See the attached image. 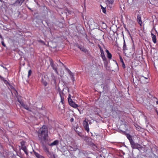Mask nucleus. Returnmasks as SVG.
Returning a JSON list of instances; mask_svg holds the SVG:
<instances>
[{
    "instance_id": "1",
    "label": "nucleus",
    "mask_w": 158,
    "mask_h": 158,
    "mask_svg": "<svg viewBox=\"0 0 158 158\" xmlns=\"http://www.w3.org/2000/svg\"><path fill=\"white\" fill-rule=\"evenodd\" d=\"M39 140L42 143H46L48 140V130L46 126L43 125L38 131Z\"/></svg>"
},
{
    "instance_id": "2",
    "label": "nucleus",
    "mask_w": 158,
    "mask_h": 158,
    "mask_svg": "<svg viewBox=\"0 0 158 158\" xmlns=\"http://www.w3.org/2000/svg\"><path fill=\"white\" fill-rule=\"evenodd\" d=\"M60 67H62L63 70H66L69 74L71 79L73 80V81H75L73 74L70 71V70L69 69L67 68L66 66H65L64 64L62 63L60 61Z\"/></svg>"
},
{
    "instance_id": "3",
    "label": "nucleus",
    "mask_w": 158,
    "mask_h": 158,
    "mask_svg": "<svg viewBox=\"0 0 158 158\" xmlns=\"http://www.w3.org/2000/svg\"><path fill=\"white\" fill-rule=\"evenodd\" d=\"M118 132L123 135H126L130 142L133 140L132 138V136L130 134L127 133L125 131H123L122 130H119Z\"/></svg>"
},
{
    "instance_id": "4",
    "label": "nucleus",
    "mask_w": 158,
    "mask_h": 158,
    "mask_svg": "<svg viewBox=\"0 0 158 158\" xmlns=\"http://www.w3.org/2000/svg\"><path fill=\"white\" fill-rule=\"evenodd\" d=\"M68 102L69 105L74 108H76L78 107V105L76 104L75 102L73 101V100L70 97H69L68 98Z\"/></svg>"
},
{
    "instance_id": "5",
    "label": "nucleus",
    "mask_w": 158,
    "mask_h": 158,
    "mask_svg": "<svg viewBox=\"0 0 158 158\" xmlns=\"http://www.w3.org/2000/svg\"><path fill=\"white\" fill-rule=\"evenodd\" d=\"M130 143L132 148L138 149L140 148V145L137 143H135L133 140L130 141Z\"/></svg>"
},
{
    "instance_id": "6",
    "label": "nucleus",
    "mask_w": 158,
    "mask_h": 158,
    "mask_svg": "<svg viewBox=\"0 0 158 158\" xmlns=\"http://www.w3.org/2000/svg\"><path fill=\"white\" fill-rule=\"evenodd\" d=\"M67 149L71 151H75L77 150V148L76 144L74 143L73 145L72 144L71 145L68 146Z\"/></svg>"
},
{
    "instance_id": "7",
    "label": "nucleus",
    "mask_w": 158,
    "mask_h": 158,
    "mask_svg": "<svg viewBox=\"0 0 158 158\" xmlns=\"http://www.w3.org/2000/svg\"><path fill=\"white\" fill-rule=\"evenodd\" d=\"M83 125L84 127L85 130L89 132V131L88 123L85 120H84L83 122Z\"/></svg>"
},
{
    "instance_id": "8",
    "label": "nucleus",
    "mask_w": 158,
    "mask_h": 158,
    "mask_svg": "<svg viewBox=\"0 0 158 158\" xmlns=\"http://www.w3.org/2000/svg\"><path fill=\"white\" fill-rule=\"evenodd\" d=\"M25 0H17L12 5L14 6H21Z\"/></svg>"
},
{
    "instance_id": "9",
    "label": "nucleus",
    "mask_w": 158,
    "mask_h": 158,
    "mask_svg": "<svg viewBox=\"0 0 158 158\" xmlns=\"http://www.w3.org/2000/svg\"><path fill=\"white\" fill-rule=\"evenodd\" d=\"M114 0H107L106 1V3L107 6L110 8H111L113 6V3Z\"/></svg>"
},
{
    "instance_id": "10",
    "label": "nucleus",
    "mask_w": 158,
    "mask_h": 158,
    "mask_svg": "<svg viewBox=\"0 0 158 158\" xmlns=\"http://www.w3.org/2000/svg\"><path fill=\"white\" fill-rule=\"evenodd\" d=\"M137 21L140 25L141 26L142 24V22L141 20V17L140 15L137 14Z\"/></svg>"
},
{
    "instance_id": "11",
    "label": "nucleus",
    "mask_w": 158,
    "mask_h": 158,
    "mask_svg": "<svg viewBox=\"0 0 158 158\" xmlns=\"http://www.w3.org/2000/svg\"><path fill=\"white\" fill-rule=\"evenodd\" d=\"M80 130H81L78 127H77L75 129V131L77 134L78 135L81 137L82 138L84 137V135L82 134L81 131H80Z\"/></svg>"
},
{
    "instance_id": "12",
    "label": "nucleus",
    "mask_w": 158,
    "mask_h": 158,
    "mask_svg": "<svg viewBox=\"0 0 158 158\" xmlns=\"http://www.w3.org/2000/svg\"><path fill=\"white\" fill-rule=\"evenodd\" d=\"M151 35L153 42L154 44H156V35L152 32L151 33Z\"/></svg>"
},
{
    "instance_id": "13",
    "label": "nucleus",
    "mask_w": 158,
    "mask_h": 158,
    "mask_svg": "<svg viewBox=\"0 0 158 158\" xmlns=\"http://www.w3.org/2000/svg\"><path fill=\"white\" fill-rule=\"evenodd\" d=\"M59 143V140H56L54 141L52 143L49 144L48 145L50 146H53L55 145H58Z\"/></svg>"
},
{
    "instance_id": "14",
    "label": "nucleus",
    "mask_w": 158,
    "mask_h": 158,
    "mask_svg": "<svg viewBox=\"0 0 158 158\" xmlns=\"http://www.w3.org/2000/svg\"><path fill=\"white\" fill-rule=\"evenodd\" d=\"M51 65L52 67V69H53L54 70L55 73L58 74V71H57V68L56 65L55 64H54L52 63H51Z\"/></svg>"
},
{
    "instance_id": "15",
    "label": "nucleus",
    "mask_w": 158,
    "mask_h": 158,
    "mask_svg": "<svg viewBox=\"0 0 158 158\" xmlns=\"http://www.w3.org/2000/svg\"><path fill=\"white\" fill-rule=\"evenodd\" d=\"M64 74V71H61V75H60V76L61 77V81L62 82H63L64 83L65 82V79H64V76H63V74Z\"/></svg>"
},
{
    "instance_id": "16",
    "label": "nucleus",
    "mask_w": 158,
    "mask_h": 158,
    "mask_svg": "<svg viewBox=\"0 0 158 158\" xmlns=\"http://www.w3.org/2000/svg\"><path fill=\"white\" fill-rule=\"evenodd\" d=\"M21 149L24 151L25 153L27 155L28 154L27 149L26 147V146H25V145H23L21 147Z\"/></svg>"
},
{
    "instance_id": "17",
    "label": "nucleus",
    "mask_w": 158,
    "mask_h": 158,
    "mask_svg": "<svg viewBox=\"0 0 158 158\" xmlns=\"http://www.w3.org/2000/svg\"><path fill=\"white\" fill-rule=\"evenodd\" d=\"M34 154L37 158H45L44 156L40 155L36 152H34Z\"/></svg>"
},
{
    "instance_id": "18",
    "label": "nucleus",
    "mask_w": 158,
    "mask_h": 158,
    "mask_svg": "<svg viewBox=\"0 0 158 158\" xmlns=\"http://www.w3.org/2000/svg\"><path fill=\"white\" fill-rule=\"evenodd\" d=\"M106 53H107V57L109 59H111L112 58L111 54L109 52V51L107 49L106 50Z\"/></svg>"
},
{
    "instance_id": "19",
    "label": "nucleus",
    "mask_w": 158,
    "mask_h": 158,
    "mask_svg": "<svg viewBox=\"0 0 158 158\" xmlns=\"http://www.w3.org/2000/svg\"><path fill=\"white\" fill-rule=\"evenodd\" d=\"M44 150L45 151V152H46V154L48 155H51V153L50 152L48 149L46 147H45L44 148Z\"/></svg>"
},
{
    "instance_id": "20",
    "label": "nucleus",
    "mask_w": 158,
    "mask_h": 158,
    "mask_svg": "<svg viewBox=\"0 0 158 158\" xmlns=\"http://www.w3.org/2000/svg\"><path fill=\"white\" fill-rule=\"evenodd\" d=\"M135 126V127H136V130H137L138 131H142V128L141 127L139 126L137 124H136Z\"/></svg>"
},
{
    "instance_id": "21",
    "label": "nucleus",
    "mask_w": 158,
    "mask_h": 158,
    "mask_svg": "<svg viewBox=\"0 0 158 158\" xmlns=\"http://www.w3.org/2000/svg\"><path fill=\"white\" fill-rule=\"evenodd\" d=\"M101 56L103 60L105 61L106 60V58L104 55V53H102L101 54Z\"/></svg>"
},
{
    "instance_id": "22",
    "label": "nucleus",
    "mask_w": 158,
    "mask_h": 158,
    "mask_svg": "<svg viewBox=\"0 0 158 158\" xmlns=\"http://www.w3.org/2000/svg\"><path fill=\"white\" fill-rule=\"evenodd\" d=\"M127 49V48L126 43L125 42V40H124L123 45V50L124 51Z\"/></svg>"
},
{
    "instance_id": "23",
    "label": "nucleus",
    "mask_w": 158,
    "mask_h": 158,
    "mask_svg": "<svg viewBox=\"0 0 158 158\" xmlns=\"http://www.w3.org/2000/svg\"><path fill=\"white\" fill-rule=\"evenodd\" d=\"M23 107L24 109H26L28 110H29L30 111H31V110L29 108V107H28V106L27 105L25 104V105Z\"/></svg>"
},
{
    "instance_id": "24",
    "label": "nucleus",
    "mask_w": 158,
    "mask_h": 158,
    "mask_svg": "<svg viewBox=\"0 0 158 158\" xmlns=\"http://www.w3.org/2000/svg\"><path fill=\"white\" fill-rule=\"evenodd\" d=\"M1 80L3 81L5 84L6 85H10V84L8 82V81L6 80L5 79L3 78V79H1Z\"/></svg>"
},
{
    "instance_id": "25",
    "label": "nucleus",
    "mask_w": 158,
    "mask_h": 158,
    "mask_svg": "<svg viewBox=\"0 0 158 158\" xmlns=\"http://www.w3.org/2000/svg\"><path fill=\"white\" fill-rule=\"evenodd\" d=\"M80 50L86 53L88 52L87 50L84 47H81V48H80Z\"/></svg>"
},
{
    "instance_id": "26",
    "label": "nucleus",
    "mask_w": 158,
    "mask_h": 158,
    "mask_svg": "<svg viewBox=\"0 0 158 158\" xmlns=\"http://www.w3.org/2000/svg\"><path fill=\"white\" fill-rule=\"evenodd\" d=\"M101 8L102 10V11L103 13L106 14V10L105 8L103 7L101 5Z\"/></svg>"
},
{
    "instance_id": "27",
    "label": "nucleus",
    "mask_w": 158,
    "mask_h": 158,
    "mask_svg": "<svg viewBox=\"0 0 158 158\" xmlns=\"http://www.w3.org/2000/svg\"><path fill=\"white\" fill-rule=\"evenodd\" d=\"M18 101L22 106L23 107V106L25 105V104L22 101L19 100H18Z\"/></svg>"
},
{
    "instance_id": "28",
    "label": "nucleus",
    "mask_w": 158,
    "mask_h": 158,
    "mask_svg": "<svg viewBox=\"0 0 158 158\" xmlns=\"http://www.w3.org/2000/svg\"><path fill=\"white\" fill-rule=\"evenodd\" d=\"M25 142L24 141H22L20 142L21 147L25 144Z\"/></svg>"
},
{
    "instance_id": "29",
    "label": "nucleus",
    "mask_w": 158,
    "mask_h": 158,
    "mask_svg": "<svg viewBox=\"0 0 158 158\" xmlns=\"http://www.w3.org/2000/svg\"><path fill=\"white\" fill-rule=\"evenodd\" d=\"M42 82L45 86H46L48 84L47 82L46 81H44L43 80H42Z\"/></svg>"
},
{
    "instance_id": "30",
    "label": "nucleus",
    "mask_w": 158,
    "mask_h": 158,
    "mask_svg": "<svg viewBox=\"0 0 158 158\" xmlns=\"http://www.w3.org/2000/svg\"><path fill=\"white\" fill-rule=\"evenodd\" d=\"M32 71L31 70H29L28 72V77H29L31 74Z\"/></svg>"
},
{
    "instance_id": "31",
    "label": "nucleus",
    "mask_w": 158,
    "mask_h": 158,
    "mask_svg": "<svg viewBox=\"0 0 158 158\" xmlns=\"http://www.w3.org/2000/svg\"><path fill=\"white\" fill-rule=\"evenodd\" d=\"M1 43H2V45L4 47H5L6 46V45H5V44L4 43L3 41H2V42H1Z\"/></svg>"
},
{
    "instance_id": "32",
    "label": "nucleus",
    "mask_w": 158,
    "mask_h": 158,
    "mask_svg": "<svg viewBox=\"0 0 158 158\" xmlns=\"http://www.w3.org/2000/svg\"><path fill=\"white\" fill-rule=\"evenodd\" d=\"M120 60H121V62L122 63H124L123 60V59H122V57L121 56H120Z\"/></svg>"
},
{
    "instance_id": "33",
    "label": "nucleus",
    "mask_w": 158,
    "mask_h": 158,
    "mask_svg": "<svg viewBox=\"0 0 158 158\" xmlns=\"http://www.w3.org/2000/svg\"><path fill=\"white\" fill-rule=\"evenodd\" d=\"M61 97V102L62 103V104H63V101H64V100L63 99H62V98Z\"/></svg>"
},
{
    "instance_id": "34",
    "label": "nucleus",
    "mask_w": 158,
    "mask_h": 158,
    "mask_svg": "<svg viewBox=\"0 0 158 158\" xmlns=\"http://www.w3.org/2000/svg\"><path fill=\"white\" fill-rule=\"evenodd\" d=\"M74 121V118H71L70 119V121L71 122H73V121Z\"/></svg>"
},
{
    "instance_id": "35",
    "label": "nucleus",
    "mask_w": 158,
    "mask_h": 158,
    "mask_svg": "<svg viewBox=\"0 0 158 158\" xmlns=\"http://www.w3.org/2000/svg\"><path fill=\"white\" fill-rule=\"evenodd\" d=\"M122 66H123V67L124 68H125V64L124 63H122Z\"/></svg>"
},
{
    "instance_id": "36",
    "label": "nucleus",
    "mask_w": 158,
    "mask_h": 158,
    "mask_svg": "<svg viewBox=\"0 0 158 158\" xmlns=\"http://www.w3.org/2000/svg\"><path fill=\"white\" fill-rule=\"evenodd\" d=\"M27 8L29 9L30 10H31L32 12L33 11V10L30 7H28V6H27Z\"/></svg>"
},
{
    "instance_id": "37",
    "label": "nucleus",
    "mask_w": 158,
    "mask_h": 158,
    "mask_svg": "<svg viewBox=\"0 0 158 158\" xmlns=\"http://www.w3.org/2000/svg\"><path fill=\"white\" fill-rule=\"evenodd\" d=\"M53 82L54 84H55V85H56V81L55 80H53Z\"/></svg>"
},
{
    "instance_id": "38",
    "label": "nucleus",
    "mask_w": 158,
    "mask_h": 158,
    "mask_svg": "<svg viewBox=\"0 0 158 158\" xmlns=\"http://www.w3.org/2000/svg\"><path fill=\"white\" fill-rule=\"evenodd\" d=\"M100 52H101V53H104L102 49H101L100 50Z\"/></svg>"
},
{
    "instance_id": "39",
    "label": "nucleus",
    "mask_w": 158,
    "mask_h": 158,
    "mask_svg": "<svg viewBox=\"0 0 158 158\" xmlns=\"http://www.w3.org/2000/svg\"><path fill=\"white\" fill-rule=\"evenodd\" d=\"M76 46L77 48H79L80 46L78 44H76Z\"/></svg>"
},
{
    "instance_id": "40",
    "label": "nucleus",
    "mask_w": 158,
    "mask_h": 158,
    "mask_svg": "<svg viewBox=\"0 0 158 158\" xmlns=\"http://www.w3.org/2000/svg\"><path fill=\"white\" fill-rule=\"evenodd\" d=\"M0 2H4V1H3V0H0Z\"/></svg>"
},
{
    "instance_id": "41",
    "label": "nucleus",
    "mask_w": 158,
    "mask_h": 158,
    "mask_svg": "<svg viewBox=\"0 0 158 158\" xmlns=\"http://www.w3.org/2000/svg\"><path fill=\"white\" fill-rule=\"evenodd\" d=\"M0 38H2V35L1 34H0Z\"/></svg>"
},
{
    "instance_id": "42",
    "label": "nucleus",
    "mask_w": 158,
    "mask_h": 158,
    "mask_svg": "<svg viewBox=\"0 0 158 158\" xmlns=\"http://www.w3.org/2000/svg\"><path fill=\"white\" fill-rule=\"evenodd\" d=\"M156 102L157 104L158 105V101H157Z\"/></svg>"
},
{
    "instance_id": "43",
    "label": "nucleus",
    "mask_w": 158,
    "mask_h": 158,
    "mask_svg": "<svg viewBox=\"0 0 158 158\" xmlns=\"http://www.w3.org/2000/svg\"><path fill=\"white\" fill-rule=\"evenodd\" d=\"M79 48L80 49V48H81V47H80V46L79 47V48Z\"/></svg>"
},
{
    "instance_id": "44",
    "label": "nucleus",
    "mask_w": 158,
    "mask_h": 158,
    "mask_svg": "<svg viewBox=\"0 0 158 158\" xmlns=\"http://www.w3.org/2000/svg\"><path fill=\"white\" fill-rule=\"evenodd\" d=\"M100 50L101 49H102V48L101 47H100Z\"/></svg>"
},
{
    "instance_id": "45",
    "label": "nucleus",
    "mask_w": 158,
    "mask_h": 158,
    "mask_svg": "<svg viewBox=\"0 0 158 158\" xmlns=\"http://www.w3.org/2000/svg\"><path fill=\"white\" fill-rule=\"evenodd\" d=\"M64 22V21H63H63H62L61 22V23H63V22Z\"/></svg>"
},
{
    "instance_id": "46",
    "label": "nucleus",
    "mask_w": 158,
    "mask_h": 158,
    "mask_svg": "<svg viewBox=\"0 0 158 158\" xmlns=\"http://www.w3.org/2000/svg\"><path fill=\"white\" fill-rule=\"evenodd\" d=\"M124 127H126V125H124Z\"/></svg>"
},
{
    "instance_id": "47",
    "label": "nucleus",
    "mask_w": 158,
    "mask_h": 158,
    "mask_svg": "<svg viewBox=\"0 0 158 158\" xmlns=\"http://www.w3.org/2000/svg\"><path fill=\"white\" fill-rule=\"evenodd\" d=\"M34 2H36V0H34Z\"/></svg>"
},
{
    "instance_id": "48",
    "label": "nucleus",
    "mask_w": 158,
    "mask_h": 158,
    "mask_svg": "<svg viewBox=\"0 0 158 158\" xmlns=\"http://www.w3.org/2000/svg\"><path fill=\"white\" fill-rule=\"evenodd\" d=\"M157 115H158V111H157Z\"/></svg>"
},
{
    "instance_id": "49",
    "label": "nucleus",
    "mask_w": 158,
    "mask_h": 158,
    "mask_svg": "<svg viewBox=\"0 0 158 158\" xmlns=\"http://www.w3.org/2000/svg\"><path fill=\"white\" fill-rule=\"evenodd\" d=\"M145 79H147V78H146V77H145Z\"/></svg>"
},
{
    "instance_id": "50",
    "label": "nucleus",
    "mask_w": 158,
    "mask_h": 158,
    "mask_svg": "<svg viewBox=\"0 0 158 158\" xmlns=\"http://www.w3.org/2000/svg\"><path fill=\"white\" fill-rule=\"evenodd\" d=\"M78 110L79 111V109H78Z\"/></svg>"
},
{
    "instance_id": "51",
    "label": "nucleus",
    "mask_w": 158,
    "mask_h": 158,
    "mask_svg": "<svg viewBox=\"0 0 158 158\" xmlns=\"http://www.w3.org/2000/svg\"><path fill=\"white\" fill-rule=\"evenodd\" d=\"M125 28L126 29H127L125 27Z\"/></svg>"
},
{
    "instance_id": "52",
    "label": "nucleus",
    "mask_w": 158,
    "mask_h": 158,
    "mask_svg": "<svg viewBox=\"0 0 158 158\" xmlns=\"http://www.w3.org/2000/svg\"><path fill=\"white\" fill-rule=\"evenodd\" d=\"M54 158H55V156H54Z\"/></svg>"
}]
</instances>
